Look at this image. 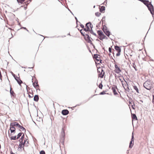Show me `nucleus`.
<instances>
[{"label":"nucleus","instance_id":"obj_22","mask_svg":"<svg viewBox=\"0 0 154 154\" xmlns=\"http://www.w3.org/2000/svg\"><path fill=\"white\" fill-rule=\"evenodd\" d=\"M131 117L132 120H137V119L135 114H131Z\"/></svg>","mask_w":154,"mask_h":154},{"label":"nucleus","instance_id":"obj_24","mask_svg":"<svg viewBox=\"0 0 154 154\" xmlns=\"http://www.w3.org/2000/svg\"><path fill=\"white\" fill-rule=\"evenodd\" d=\"M120 81H121V82H122V85L123 86V87L125 89V87L124 86V85H125L126 86V84L127 85L126 82L125 81V82H123L122 81L121 79H120Z\"/></svg>","mask_w":154,"mask_h":154},{"label":"nucleus","instance_id":"obj_16","mask_svg":"<svg viewBox=\"0 0 154 154\" xmlns=\"http://www.w3.org/2000/svg\"><path fill=\"white\" fill-rule=\"evenodd\" d=\"M69 111L67 109H64L62 111V113L63 115H66L68 114Z\"/></svg>","mask_w":154,"mask_h":154},{"label":"nucleus","instance_id":"obj_1","mask_svg":"<svg viewBox=\"0 0 154 154\" xmlns=\"http://www.w3.org/2000/svg\"><path fill=\"white\" fill-rule=\"evenodd\" d=\"M19 144L18 148H23L24 150V147L28 146L29 144V140L25 137L24 134H23L21 138L19 140Z\"/></svg>","mask_w":154,"mask_h":154},{"label":"nucleus","instance_id":"obj_20","mask_svg":"<svg viewBox=\"0 0 154 154\" xmlns=\"http://www.w3.org/2000/svg\"><path fill=\"white\" fill-rule=\"evenodd\" d=\"M15 79L20 85L22 83V81L19 78L17 77L15 78Z\"/></svg>","mask_w":154,"mask_h":154},{"label":"nucleus","instance_id":"obj_4","mask_svg":"<svg viewBox=\"0 0 154 154\" xmlns=\"http://www.w3.org/2000/svg\"><path fill=\"white\" fill-rule=\"evenodd\" d=\"M102 23V26L103 27L102 29L104 32L106 34V18L104 16L103 17L101 20Z\"/></svg>","mask_w":154,"mask_h":154},{"label":"nucleus","instance_id":"obj_14","mask_svg":"<svg viewBox=\"0 0 154 154\" xmlns=\"http://www.w3.org/2000/svg\"><path fill=\"white\" fill-rule=\"evenodd\" d=\"M149 10L150 11L151 14L154 12V9L153 5L151 4V2L150 3L149 5L147 6Z\"/></svg>","mask_w":154,"mask_h":154},{"label":"nucleus","instance_id":"obj_10","mask_svg":"<svg viewBox=\"0 0 154 154\" xmlns=\"http://www.w3.org/2000/svg\"><path fill=\"white\" fill-rule=\"evenodd\" d=\"M109 89L110 90V91H112L114 94L116 95L118 94L117 89L116 87L114 86H111L109 87Z\"/></svg>","mask_w":154,"mask_h":154},{"label":"nucleus","instance_id":"obj_12","mask_svg":"<svg viewBox=\"0 0 154 154\" xmlns=\"http://www.w3.org/2000/svg\"><path fill=\"white\" fill-rule=\"evenodd\" d=\"M33 86L35 87V88L37 90H40L39 88V85L38 84L37 80H35L34 81V82L33 83Z\"/></svg>","mask_w":154,"mask_h":154},{"label":"nucleus","instance_id":"obj_40","mask_svg":"<svg viewBox=\"0 0 154 154\" xmlns=\"http://www.w3.org/2000/svg\"><path fill=\"white\" fill-rule=\"evenodd\" d=\"M81 26V27L82 28H84V26H83V25H82Z\"/></svg>","mask_w":154,"mask_h":154},{"label":"nucleus","instance_id":"obj_38","mask_svg":"<svg viewBox=\"0 0 154 154\" xmlns=\"http://www.w3.org/2000/svg\"><path fill=\"white\" fill-rule=\"evenodd\" d=\"M10 154H15V153H14L11 150L10 151Z\"/></svg>","mask_w":154,"mask_h":154},{"label":"nucleus","instance_id":"obj_37","mask_svg":"<svg viewBox=\"0 0 154 154\" xmlns=\"http://www.w3.org/2000/svg\"><path fill=\"white\" fill-rule=\"evenodd\" d=\"M112 49L111 48L109 47V51L110 53L111 52Z\"/></svg>","mask_w":154,"mask_h":154},{"label":"nucleus","instance_id":"obj_19","mask_svg":"<svg viewBox=\"0 0 154 154\" xmlns=\"http://www.w3.org/2000/svg\"><path fill=\"white\" fill-rule=\"evenodd\" d=\"M100 11L101 12L104 13L105 10V7L104 6H101L99 7Z\"/></svg>","mask_w":154,"mask_h":154},{"label":"nucleus","instance_id":"obj_17","mask_svg":"<svg viewBox=\"0 0 154 154\" xmlns=\"http://www.w3.org/2000/svg\"><path fill=\"white\" fill-rule=\"evenodd\" d=\"M10 93L11 95L14 97H16V94L14 92L13 90H12V89L11 86H10Z\"/></svg>","mask_w":154,"mask_h":154},{"label":"nucleus","instance_id":"obj_26","mask_svg":"<svg viewBox=\"0 0 154 154\" xmlns=\"http://www.w3.org/2000/svg\"><path fill=\"white\" fill-rule=\"evenodd\" d=\"M134 140H131L129 145V147L131 148L134 145Z\"/></svg>","mask_w":154,"mask_h":154},{"label":"nucleus","instance_id":"obj_30","mask_svg":"<svg viewBox=\"0 0 154 154\" xmlns=\"http://www.w3.org/2000/svg\"><path fill=\"white\" fill-rule=\"evenodd\" d=\"M132 108L134 109H135V106L134 105V103H133V105H131V106Z\"/></svg>","mask_w":154,"mask_h":154},{"label":"nucleus","instance_id":"obj_18","mask_svg":"<svg viewBox=\"0 0 154 154\" xmlns=\"http://www.w3.org/2000/svg\"><path fill=\"white\" fill-rule=\"evenodd\" d=\"M27 91L29 97V98L32 97L33 96V94L32 91V90L31 92H30V91Z\"/></svg>","mask_w":154,"mask_h":154},{"label":"nucleus","instance_id":"obj_5","mask_svg":"<svg viewBox=\"0 0 154 154\" xmlns=\"http://www.w3.org/2000/svg\"><path fill=\"white\" fill-rule=\"evenodd\" d=\"M92 27V25L90 23H87L85 26V27L84 28V30L85 31H90Z\"/></svg>","mask_w":154,"mask_h":154},{"label":"nucleus","instance_id":"obj_31","mask_svg":"<svg viewBox=\"0 0 154 154\" xmlns=\"http://www.w3.org/2000/svg\"><path fill=\"white\" fill-rule=\"evenodd\" d=\"M17 2L19 3H22L24 2L25 0H17Z\"/></svg>","mask_w":154,"mask_h":154},{"label":"nucleus","instance_id":"obj_27","mask_svg":"<svg viewBox=\"0 0 154 154\" xmlns=\"http://www.w3.org/2000/svg\"><path fill=\"white\" fill-rule=\"evenodd\" d=\"M61 134L62 137L64 139V137L65 136V133L64 131V130L63 129L62 130V131L61 132Z\"/></svg>","mask_w":154,"mask_h":154},{"label":"nucleus","instance_id":"obj_2","mask_svg":"<svg viewBox=\"0 0 154 154\" xmlns=\"http://www.w3.org/2000/svg\"><path fill=\"white\" fill-rule=\"evenodd\" d=\"M105 68L104 66H102V67H99L98 69V72L99 73V77L101 78L103 77L104 74Z\"/></svg>","mask_w":154,"mask_h":154},{"label":"nucleus","instance_id":"obj_6","mask_svg":"<svg viewBox=\"0 0 154 154\" xmlns=\"http://www.w3.org/2000/svg\"><path fill=\"white\" fill-rule=\"evenodd\" d=\"M10 130L11 132V134H10L9 132V135L10 137H11V135L13 134H14L15 133V128L14 126L12 125L11 124L10 125Z\"/></svg>","mask_w":154,"mask_h":154},{"label":"nucleus","instance_id":"obj_15","mask_svg":"<svg viewBox=\"0 0 154 154\" xmlns=\"http://www.w3.org/2000/svg\"><path fill=\"white\" fill-rule=\"evenodd\" d=\"M12 125L16 128H19L20 125L17 122H14L11 123Z\"/></svg>","mask_w":154,"mask_h":154},{"label":"nucleus","instance_id":"obj_29","mask_svg":"<svg viewBox=\"0 0 154 154\" xmlns=\"http://www.w3.org/2000/svg\"><path fill=\"white\" fill-rule=\"evenodd\" d=\"M100 14H101L99 12H97L95 13V15L97 17L99 16Z\"/></svg>","mask_w":154,"mask_h":154},{"label":"nucleus","instance_id":"obj_36","mask_svg":"<svg viewBox=\"0 0 154 154\" xmlns=\"http://www.w3.org/2000/svg\"><path fill=\"white\" fill-rule=\"evenodd\" d=\"M32 0H27V4H28Z\"/></svg>","mask_w":154,"mask_h":154},{"label":"nucleus","instance_id":"obj_42","mask_svg":"<svg viewBox=\"0 0 154 154\" xmlns=\"http://www.w3.org/2000/svg\"><path fill=\"white\" fill-rule=\"evenodd\" d=\"M82 30H81V33H82Z\"/></svg>","mask_w":154,"mask_h":154},{"label":"nucleus","instance_id":"obj_35","mask_svg":"<svg viewBox=\"0 0 154 154\" xmlns=\"http://www.w3.org/2000/svg\"><path fill=\"white\" fill-rule=\"evenodd\" d=\"M103 85L101 83H100L99 85V87L100 89H102Z\"/></svg>","mask_w":154,"mask_h":154},{"label":"nucleus","instance_id":"obj_21","mask_svg":"<svg viewBox=\"0 0 154 154\" xmlns=\"http://www.w3.org/2000/svg\"><path fill=\"white\" fill-rule=\"evenodd\" d=\"M142 2H143L144 5H145L147 7V6L149 5V4L151 2H149L148 0H143Z\"/></svg>","mask_w":154,"mask_h":154},{"label":"nucleus","instance_id":"obj_7","mask_svg":"<svg viewBox=\"0 0 154 154\" xmlns=\"http://www.w3.org/2000/svg\"><path fill=\"white\" fill-rule=\"evenodd\" d=\"M97 33L99 36V38L101 40H103L104 39L105 37V36L104 35L103 32L101 30L98 31H97Z\"/></svg>","mask_w":154,"mask_h":154},{"label":"nucleus","instance_id":"obj_8","mask_svg":"<svg viewBox=\"0 0 154 154\" xmlns=\"http://www.w3.org/2000/svg\"><path fill=\"white\" fill-rule=\"evenodd\" d=\"M114 71L116 73L120 74L122 70L119 66L118 65L116 64L115 65V69Z\"/></svg>","mask_w":154,"mask_h":154},{"label":"nucleus","instance_id":"obj_9","mask_svg":"<svg viewBox=\"0 0 154 154\" xmlns=\"http://www.w3.org/2000/svg\"><path fill=\"white\" fill-rule=\"evenodd\" d=\"M98 56V55L94 54V57L95 59L96 63L99 64L100 63H102V60L100 59V58Z\"/></svg>","mask_w":154,"mask_h":154},{"label":"nucleus","instance_id":"obj_39","mask_svg":"<svg viewBox=\"0 0 154 154\" xmlns=\"http://www.w3.org/2000/svg\"><path fill=\"white\" fill-rule=\"evenodd\" d=\"M134 140V137L133 135H132V139H131V140Z\"/></svg>","mask_w":154,"mask_h":154},{"label":"nucleus","instance_id":"obj_41","mask_svg":"<svg viewBox=\"0 0 154 154\" xmlns=\"http://www.w3.org/2000/svg\"><path fill=\"white\" fill-rule=\"evenodd\" d=\"M129 103L130 104H131V103L130 102H129Z\"/></svg>","mask_w":154,"mask_h":154},{"label":"nucleus","instance_id":"obj_13","mask_svg":"<svg viewBox=\"0 0 154 154\" xmlns=\"http://www.w3.org/2000/svg\"><path fill=\"white\" fill-rule=\"evenodd\" d=\"M115 49L118 52V53L116 54V56H119L120 54V52L121 51V49L119 47L116 46H115Z\"/></svg>","mask_w":154,"mask_h":154},{"label":"nucleus","instance_id":"obj_34","mask_svg":"<svg viewBox=\"0 0 154 154\" xmlns=\"http://www.w3.org/2000/svg\"><path fill=\"white\" fill-rule=\"evenodd\" d=\"M106 94V93L105 91H103V92L100 93V95H102V94Z\"/></svg>","mask_w":154,"mask_h":154},{"label":"nucleus","instance_id":"obj_43","mask_svg":"<svg viewBox=\"0 0 154 154\" xmlns=\"http://www.w3.org/2000/svg\"><path fill=\"white\" fill-rule=\"evenodd\" d=\"M109 94L108 93H106V94Z\"/></svg>","mask_w":154,"mask_h":154},{"label":"nucleus","instance_id":"obj_33","mask_svg":"<svg viewBox=\"0 0 154 154\" xmlns=\"http://www.w3.org/2000/svg\"><path fill=\"white\" fill-rule=\"evenodd\" d=\"M110 34V32L109 31H106V35L109 37Z\"/></svg>","mask_w":154,"mask_h":154},{"label":"nucleus","instance_id":"obj_28","mask_svg":"<svg viewBox=\"0 0 154 154\" xmlns=\"http://www.w3.org/2000/svg\"><path fill=\"white\" fill-rule=\"evenodd\" d=\"M133 88L137 92V93H139V89L137 87V86H133Z\"/></svg>","mask_w":154,"mask_h":154},{"label":"nucleus","instance_id":"obj_25","mask_svg":"<svg viewBox=\"0 0 154 154\" xmlns=\"http://www.w3.org/2000/svg\"><path fill=\"white\" fill-rule=\"evenodd\" d=\"M18 128L20 129V130L21 131H22L25 132L26 131L25 129L23 127L21 126L20 125V127Z\"/></svg>","mask_w":154,"mask_h":154},{"label":"nucleus","instance_id":"obj_23","mask_svg":"<svg viewBox=\"0 0 154 154\" xmlns=\"http://www.w3.org/2000/svg\"><path fill=\"white\" fill-rule=\"evenodd\" d=\"M39 99L38 96V95H35L34 96V100L35 101H38Z\"/></svg>","mask_w":154,"mask_h":154},{"label":"nucleus","instance_id":"obj_3","mask_svg":"<svg viewBox=\"0 0 154 154\" xmlns=\"http://www.w3.org/2000/svg\"><path fill=\"white\" fill-rule=\"evenodd\" d=\"M143 86L147 90H150L152 87V84L149 81H147L144 83Z\"/></svg>","mask_w":154,"mask_h":154},{"label":"nucleus","instance_id":"obj_11","mask_svg":"<svg viewBox=\"0 0 154 154\" xmlns=\"http://www.w3.org/2000/svg\"><path fill=\"white\" fill-rule=\"evenodd\" d=\"M23 134H24L23 133H19L16 137V136H11L10 137V138L11 140H15L16 139H18L20 137H22V135H23Z\"/></svg>","mask_w":154,"mask_h":154},{"label":"nucleus","instance_id":"obj_32","mask_svg":"<svg viewBox=\"0 0 154 154\" xmlns=\"http://www.w3.org/2000/svg\"><path fill=\"white\" fill-rule=\"evenodd\" d=\"M40 154H45V153L44 150H42L40 152Z\"/></svg>","mask_w":154,"mask_h":154}]
</instances>
